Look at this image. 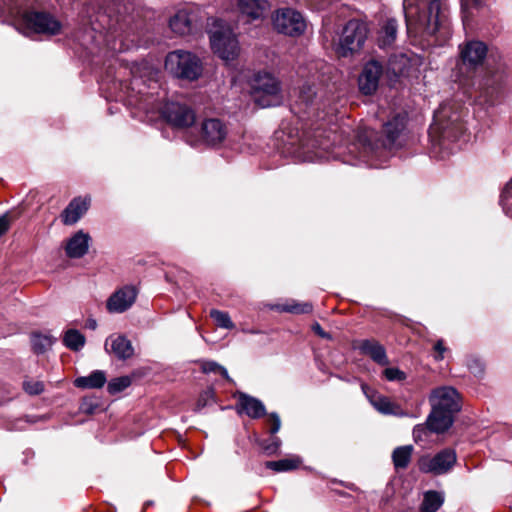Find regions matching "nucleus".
<instances>
[{
    "mask_svg": "<svg viewBox=\"0 0 512 512\" xmlns=\"http://www.w3.org/2000/svg\"><path fill=\"white\" fill-rule=\"evenodd\" d=\"M460 59L466 69H477L486 61L481 95L486 102L493 105L507 78L506 66L501 56L489 53L484 42L472 40L460 46Z\"/></svg>",
    "mask_w": 512,
    "mask_h": 512,
    "instance_id": "nucleus-1",
    "label": "nucleus"
},
{
    "mask_svg": "<svg viewBox=\"0 0 512 512\" xmlns=\"http://www.w3.org/2000/svg\"><path fill=\"white\" fill-rule=\"evenodd\" d=\"M407 115L398 113L383 125L384 139L374 141L375 132L371 129H360L356 140L348 146V151L355 159L371 163L381 156L383 150L400 148L405 140Z\"/></svg>",
    "mask_w": 512,
    "mask_h": 512,
    "instance_id": "nucleus-2",
    "label": "nucleus"
},
{
    "mask_svg": "<svg viewBox=\"0 0 512 512\" xmlns=\"http://www.w3.org/2000/svg\"><path fill=\"white\" fill-rule=\"evenodd\" d=\"M403 10L411 36H432L441 26V0H404Z\"/></svg>",
    "mask_w": 512,
    "mask_h": 512,
    "instance_id": "nucleus-3",
    "label": "nucleus"
},
{
    "mask_svg": "<svg viewBox=\"0 0 512 512\" xmlns=\"http://www.w3.org/2000/svg\"><path fill=\"white\" fill-rule=\"evenodd\" d=\"M465 115L466 113L462 109L454 108L449 103L441 105L434 113L430 133L438 135L440 146H446V142H454L464 136L466 132Z\"/></svg>",
    "mask_w": 512,
    "mask_h": 512,
    "instance_id": "nucleus-4",
    "label": "nucleus"
},
{
    "mask_svg": "<svg viewBox=\"0 0 512 512\" xmlns=\"http://www.w3.org/2000/svg\"><path fill=\"white\" fill-rule=\"evenodd\" d=\"M165 69L176 78L195 81L202 75L203 65L194 53L174 50L165 58Z\"/></svg>",
    "mask_w": 512,
    "mask_h": 512,
    "instance_id": "nucleus-5",
    "label": "nucleus"
},
{
    "mask_svg": "<svg viewBox=\"0 0 512 512\" xmlns=\"http://www.w3.org/2000/svg\"><path fill=\"white\" fill-rule=\"evenodd\" d=\"M61 23L51 14L39 11H25L17 20V29L24 35H57L61 32Z\"/></svg>",
    "mask_w": 512,
    "mask_h": 512,
    "instance_id": "nucleus-6",
    "label": "nucleus"
},
{
    "mask_svg": "<svg viewBox=\"0 0 512 512\" xmlns=\"http://www.w3.org/2000/svg\"><path fill=\"white\" fill-rule=\"evenodd\" d=\"M255 101L261 107L277 105L281 101L279 81L270 73L258 72L251 81Z\"/></svg>",
    "mask_w": 512,
    "mask_h": 512,
    "instance_id": "nucleus-7",
    "label": "nucleus"
},
{
    "mask_svg": "<svg viewBox=\"0 0 512 512\" xmlns=\"http://www.w3.org/2000/svg\"><path fill=\"white\" fill-rule=\"evenodd\" d=\"M211 48L222 60H235L240 52L236 35L229 27H221L210 33Z\"/></svg>",
    "mask_w": 512,
    "mask_h": 512,
    "instance_id": "nucleus-8",
    "label": "nucleus"
},
{
    "mask_svg": "<svg viewBox=\"0 0 512 512\" xmlns=\"http://www.w3.org/2000/svg\"><path fill=\"white\" fill-rule=\"evenodd\" d=\"M367 37V29L364 23L358 20H350L344 26L339 39L337 52L342 57L358 51L363 46Z\"/></svg>",
    "mask_w": 512,
    "mask_h": 512,
    "instance_id": "nucleus-9",
    "label": "nucleus"
},
{
    "mask_svg": "<svg viewBox=\"0 0 512 512\" xmlns=\"http://www.w3.org/2000/svg\"><path fill=\"white\" fill-rule=\"evenodd\" d=\"M272 20L275 30L288 36H300L306 29V21L303 15L292 8L277 9Z\"/></svg>",
    "mask_w": 512,
    "mask_h": 512,
    "instance_id": "nucleus-10",
    "label": "nucleus"
},
{
    "mask_svg": "<svg viewBox=\"0 0 512 512\" xmlns=\"http://www.w3.org/2000/svg\"><path fill=\"white\" fill-rule=\"evenodd\" d=\"M162 118L174 128L184 129L195 123L194 110L180 102H166L160 109Z\"/></svg>",
    "mask_w": 512,
    "mask_h": 512,
    "instance_id": "nucleus-11",
    "label": "nucleus"
},
{
    "mask_svg": "<svg viewBox=\"0 0 512 512\" xmlns=\"http://www.w3.org/2000/svg\"><path fill=\"white\" fill-rule=\"evenodd\" d=\"M457 456L455 450L445 448L436 453L433 457L424 456L419 462L420 471L434 475L447 473L456 463Z\"/></svg>",
    "mask_w": 512,
    "mask_h": 512,
    "instance_id": "nucleus-12",
    "label": "nucleus"
},
{
    "mask_svg": "<svg viewBox=\"0 0 512 512\" xmlns=\"http://www.w3.org/2000/svg\"><path fill=\"white\" fill-rule=\"evenodd\" d=\"M429 402L432 408L455 414L461 409L460 396L451 386H442L431 391Z\"/></svg>",
    "mask_w": 512,
    "mask_h": 512,
    "instance_id": "nucleus-13",
    "label": "nucleus"
},
{
    "mask_svg": "<svg viewBox=\"0 0 512 512\" xmlns=\"http://www.w3.org/2000/svg\"><path fill=\"white\" fill-rule=\"evenodd\" d=\"M228 126L218 118L204 119L200 125V140L207 146L218 147L228 136Z\"/></svg>",
    "mask_w": 512,
    "mask_h": 512,
    "instance_id": "nucleus-14",
    "label": "nucleus"
},
{
    "mask_svg": "<svg viewBox=\"0 0 512 512\" xmlns=\"http://www.w3.org/2000/svg\"><path fill=\"white\" fill-rule=\"evenodd\" d=\"M383 74L381 63L371 60L365 64L358 78L359 90L365 95H372L379 86V80Z\"/></svg>",
    "mask_w": 512,
    "mask_h": 512,
    "instance_id": "nucleus-15",
    "label": "nucleus"
},
{
    "mask_svg": "<svg viewBox=\"0 0 512 512\" xmlns=\"http://www.w3.org/2000/svg\"><path fill=\"white\" fill-rule=\"evenodd\" d=\"M361 388L370 404L379 413L383 415H393L398 417H404L407 415L398 404L392 402L388 397L383 396L377 391L371 389L368 385L362 384Z\"/></svg>",
    "mask_w": 512,
    "mask_h": 512,
    "instance_id": "nucleus-16",
    "label": "nucleus"
},
{
    "mask_svg": "<svg viewBox=\"0 0 512 512\" xmlns=\"http://www.w3.org/2000/svg\"><path fill=\"white\" fill-rule=\"evenodd\" d=\"M137 290L134 286L126 285L116 290L106 302V308L110 313H123L135 302Z\"/></svg>",
    "mask_w": 512,
    "mask_h": 512,
    "instance_id": "nucleus-17",
    "label": "nucleus"
},
{
    "mask_svg": "<svg viewBox=\"0 0 512 512\" xmlns=\"http://www.w3.org/2000/svg\"><path fill=\"white\" fill-rule=\"evenodd\" d=\"M237 8L247 21H254L265 18L271 6L268 0H238Z\"/></svg>",
    "mask_w": 512,
    "mask_h": 512,
    "instance_id": "nucleus-18",
    "label": "nucleus"
},
{
    "mask_svg": "<svg viewBox=\"0 0 512 512\" xmlns=\"http://www.w3.org/2000/svg\"><path fill=\"white\" fill-rule=\"evenodd\" d=\"M236 410L238 414H246L252 419H259L266 415V408L262 401L246 393H238Z\"/></svg>",
    "mask_w": 512,
    "mask_h": 512,
    "instance_id": "nucleus-19",
    "label": "nucleus"
},
{
    "mask_svg": "<svg viewBox=\"0 0 512 512\" xmlns=\"http://www.w3.org/2000/svg\"><path fill=\"white\" fill-rule=\"evenodd\" d=\"M171 30L181 36L191 34L196 28V15L185 10L178 11L169 21Z\"/></svg>",
    "mask_w": 512,
    "mask_h": 512,
    "instance_id": "nucleus-20",
    "label": "nucleus"
},
{
    "mask_svg": "<svg viewBox=\"0 0 512 512\" xmlns=\"http://www.w3.org/2000/svg\"><path fill=\"white\" fill-rule=\"evenodd\" d=\"M105 350L109 353H113L120 360L129 359L134 354L131 341L123 335L109 337L105 342Z\"/></svg>",
    "mask_w": 512,
    "mask_h": 512,
    "instance_id": "nucleus-21",
    "label": "nucleus"
},
{
    "mask_svg": "<svg viewBox=\"0 0 512 512\" xmlns=\"http://www.w3.org/2000/svg\"><path fill=\"white\" fill-rule=\"evenodd\" d=\"M315 90L310 85H303L299 89L298 98L292 106V111L295 114H299L300 117H304L305 115L309 116L310 113L314 110V98H315Z\"/></svg>",
    "mask_w": 512,
    "mask_h": 512,
    "instance_id": "nucleus-22",
    "label": "nucleus"
},
{
    "mask_svg": "<svg viewBox=\"0 0 512 512\" xmlns=\"http://www.w3.org/2000/svg\"><path fill=\"white\" fill-rule=\"evenodd\" d=\"M90 236L82 230L76 232L67 241L65 252L70 258H81L89 249Z\"/></svg>",
    "mask_w": 512,
    "mask_h": 512,
    "instance_id": "nucleus-23",
    "label": "nucleus"
},
{
    "mask_svg": "<svg viewBox=\"0 0 512 512\" xmlns=\"http://www.w3.org/2000/svg\"><path fill=\"white\" fill-rule=\"evenodd\" d=\"M89 199L74 198L61 214L62 222L65 225L75 224L88 210Z\"/></svg>",
    "mask_w": 512,
    "mask_h": 512,
    "instance_id": "nucleus-24",
    "label": "nucleus"
},
{
    "mask_svg": "<svg viewBox=\"0 0 512 512\" xmlns=\"http://www.w3.org/2000/svg\"><path fill=\"white\" fill-rule=\"evenodd\" d=\"M426 421L432 432L441 434L446 432L453 425L454 415L432 408Z\"/></svg>",
    "mask_w": 512,
    "mask_h": 512,
    "instance_id": "nucleus-25",
    "label": "nucleus"
},
{
    "mask_svg": "<svg viewBox=\"0 0 512 512\" xmlns=\"http://www.w3.org/2000/svg\"><path fill=\"white\" fill-rule=\"evenodd\" d=\"M358 349L362 354L368 355L377 364H388L385 348L378 341L373 339L362 340L358 344Z\"/></svg>",
    "mask_w": 512,
    "mask_h": 512,
    "instance_id": "nucleus-26",
    "label": "nucleus"
},
{
    "mask_svg": "<svg viewBox=\"0 0 512 512\" xmlns=\"http://www.w3.org/2000/svg\"><path fill=\"white\" fill-rule=\"evenodd\" d=\"M107 381L106 374L102 370H95L88 376H81L75 379L74 384L82 389H99Z\"/></svg>",
    "mask_w": 512,
    "mask_h": 512,
    "instance_id": "nucleus-27",
    "label": "nucleus"
},
{
    "mask_svg": "<svg viewBox=\"0 0 512 512\" xmlns=\"http://www.w3.org/2000/svg\"><path fill=\"white\" fill-rule=\"evenodd\" d=\"M397 29V21L393 18L388 19L380 31L379 46L383 48L391 46L396 40Z\"/></svg>",
    "mask_w": 512,
    "mask_h": 512,
    "instance_id": "nucleus-28",
    "label": "nucleus"
},
{
    "mask_svg": "<svg viewBox=\"0 0 512 512\" xmlns=\"http://www.w3.org/2000/svg\"><path fill=\"white\" fill-rule=\"evenodd\" d=\"M412 453V445H405L395 448L392 453V461L395 468L406 469L411 461Z\"/></svg>",
    "mask_w": 512,
    "mask_h": 512,
    "instance_id": "nucleus-29",
    "label": "nucleus"
},
{
    "mask_svg": "<svg viewBox=\"0 0 512 512\" xmlns=\"http://www.w3.org/2000/svg\"><path fill=\"white\" fill-rule=\"evenodd\" d=\"M444 497L437 491H427L420 506L421 512H436L443 504Z\"/></svg>",
    "mask_w": 512,
    "mask_h": 512,
    "instance_id": "nucleus-30",
    "label": "nucleus"
},
{
    "mask_svg": "<svg viewBox=\"0 0 512 512\" xmlns=\"http://www.w3.org/2000/svg\"><path fill=\"white\" fill-rule=\"evenodd\" d=\"M54 343L53 337L40 333H33L31 335L32 349L36 354H43L46 352Z\"/></svg>",
    "mask_w": 512,
    "mask_h": 512,
    "instance_id": "nucleus-31",
    "label": "nucleus"
},
{
    "mask_svg": "<svg viewBox=\"0 0 512 512\" xmlns=\"http://www.w3.org/2000/svg\"><path fill=\"white\" fill-rule=\"evenodd\" d=\"M64 345L71 350L79 351L85 344V337L78 330H68L63 338Z\"/></svg>",
    "mask_w": 512,
    "mask_h": 512,
    "instance_id": "nucleus-32",
    "label": "nucleus"
},
{
    "mask_svg": "<svg viewBox=\"0 0 512 512\" xmlns=\"http://www.w3.org/2000/svg\"><path fill=\"white\" fill-rule=\"evenodd\" d=\"M299 458H287L278 461H268L266 467L276 472L290 471L299 467Z\"/></svg>",
    "mask_w": 512,
    "mask_h": 512,
    "instance_id": "nucleus-33",
    "label": "nucleus"
},
{
    "mask_svg": "<svg viewBox=\"0 0 512 512\" xmlns=\"http://www.w3.org/2000/svg\"><path fill=\"white\" fill-rule=\"evenodd\" d=\"M500 205L503 212L512 218V179L504 187L500 196Z\"/></svg>",
    "mask_w": 512,
    "mask_h": 512,
    "instance_id": "nucleus-34",
    "label": "nucleus"
},
{
    "mask_svg": "<svg viewBox=\"0 0 512 512\" xmlns=\"http://www.w3.org/2000/svg\"><path fill=\"white\" fill-rule=\"evenodd\" d=\"M281 311L292 313V314H308L313 310V306L309 302H296L292 301L281 306Z\"/></svg>",
    "mask_w": 512,
    "mask_h": 512,
    "instance_id": "nucleus-35",
    "label": "nucleus"
},
{
    "mask_svg": "<svg viewBox=\"0 0 512 512\" xmlns=\"http://www.w3.org/2000/svg\"><path fill=\"white\" fill-rule=\"evenodd\" d=\"M210 316L220 328L233 329L235 327L227 312L213 309L210 311Z\"/></svg>",
    "mask_w": 512,
    "mask_h": 512,
    "instance_id": "nucleus-36",
    "label": "nucleus"
},
{
    "mask_svg": "<svg viewBox=\"0 0 512 512\" xmlns=\"http://www.w3.org/2000/svg\"><path fill=\"white\" fill-rule=\"evenodd\" d=\"M131 378L129 376H121L112 379L107 385V391L110 394L122 392L131 385Z\"/></svg>",
    "mask_w": 512,
    "mask_h": 512,
    "instance_id": "nucleus-37",
    "label": "nucleus"
},
{
    "mask_svg": "<svg viewBox=\"0 0 512 512\" xmlns=\"http://www.w3.org/2000/svg\"><path fill=\"white\" fill-rule=\"evenodd\" d=\"M201 370L203 373H219L223 378L231 381L227 369L215 361H201Z\"/></svg>",
    "mask_w": 512,
    "mask_h": 512,
    "instance_id": "nucleus-38",
    "label": "nucleus"
},
{
    "mask_svg": "<svg viewBox=\"0 0 512 512\" xmlns=\"http://www.w3.org/2000/svg\"><path fill=\"white\" fill-rule=\"evenodd\" d=\"M432 430H430V426L427 421L422 424H417L413 429V439L416 443L425 442L428 440L429 436L432 434Z\"/></svg>",
    "mask_w": 512,
    "mask_h": 512,
    "instance_id": "nucleus-39",
    "label": "nucleus"
},
{
    "mask_svg": "<svg viewBox=\"0 0 512 512\" xmlns=\"http://www.w3.org/2000/svg\"><path fill=\"white\" fill-rule=\"evenodd\" d=\"M214 399V391L213 389H207L203 393L200 394L196 406L195 411H200L208 404L212 403Z\"/></svg>",
    "mask_w": 512,
    "mask_h": 512,
    "instance_id": "nucleus-40",
    "label": "nucleus"
},
{
    "mask_svg": "<svg viewBox=\"0 0 512 512\" xmlns=\"http://www.w3.org/2000/svg\"><path fill=\"white\" fill-rule=\"evenodd\" d=\"M467 367L469 371L476 377H481L484 373V364L478 358H469L467 361Z\"/></svg>",
    "mask_w": 512,
    "mask_h": 512,
    "instance_id": "nucleus-41",
    "label": "nucleus"
},
{
    "mask_svg": "<svg viewBox=\"0 0 512 512\" xmlns=\"http://www.w3.org/2000/svg\"><path fill=\"white\" fill-rule=\"evenodd\" d=\"M383 374L388 381H403L406 379V374L395 367L386 368Z\"/></svg>",
    "mask_w": 512,
    "mask_h": 512,
    "instance_id": "nucleus-42",
    "label": "nucleus"
},
{
    "mask_svg": "<svg viewBox=\"0 0 512 512\" xmlns=\"http://www.w3.org/2000/svg\"><path fill=\"white\" fill-rule=\"evenodd\" d=\"M24 390L30 395H38L44 390V385L41 381H24Z\"/></svg>",
    "mask_w": 512,
    "mask_h": 512,
    "instance_id": "nucleus-43",
    "label": "nucleus"
},
{
    "mask_svg": "<svg viewBox=\"0 0 512 512\" xmlns=\"http://www.w3.org/2000/svg\"><path fill=\"white\" fill-rule=\"evenodd\" d=\"M280 445L281 440L277 436L272 435L269 440L262 444V447L267 454L272 455L278 451Z\"/></svg>",
    "mask_w": 512,
    "mask_h": 512,
    "instance_id": "nucleus-44",
    "label": "nucleus"
},
{
    "mask_svg": "<svg viewBox=\"0 0 512 512\" xmlns=\"http://www.w3.org/2000/svg\"><path fill=\"white\" fill-rule=\"evenodd\" d=\"M269 423H270V433L271 435H275L281 427V420L277 413H270L269 414Z\"/></svg>",
    "mask_w": 512,
    "mask_h": 512,
    "instance_id": "nucleus-45",
    "label": "nucleus"
},
{
    "mask_svg": "<svg viewBox=\"0 0 512 512\" xmlns=\"http://www.w3.org/2000/svg\"><path fill=\"white\" fill-rule=\"evenodd\" d=\"M10 224L11 217L9 213H5L2 216H0V237L8 231Z\"/></svg>",
    "mask_w": 512,
    "mask_h": 512,
    "instance_id": "nucleus-46",
    "label": "nucleus"
},
{
    "mask_svg": "<svg viewBox=\"0 0 512 512\" xmlns=\"http://www.w3.org/2000/svg\"><path fill=\"white\" fill-rule=\"evenodd\" d=\"M434 350L437 353L435 355L436 360H442L444 358V352L446 351V348L444 347L443 340H438L434 345Z\"/></svg>",
    "mask_w": 512,
    "mask_h": 512,
    "instance_id": "nucleus-47",
    "label": "nucleus"
},
{
    "mask_svg": "<svg viewBox=\"0 0 512 512\" xmlns=\"http://www.w3.org/2000/svg\"><path fill=\"white\" fill-rule=\"evenodd\" d=\"M313 330L316 334H318L319 336H321L322 338H328L329 335L321 328V326L316 323L314 326H313Z\"/></svg>",
    "mask_w": 512,
    "mask_h": 512,
    "instance_id": "nucleus-48",
    "label": "nucleus"
},
{
    "mask_svg": "<svg viewBox=\"0 0 512 512\" xmlns=\"http://www.w3.org/2000/svg\"><path fill=\"white\" fill-rule=\"evenodd\" d=\"M87 326H88L89 328H91V329H95V328H96V326H97V323H96V321H95V320L91 319V320H89V321H88Z\"/></svg>",
    "mask_w": 512,
    "mask_h": 512,
    "instance_id": "nucleus-49",
    "label": "nucleus"
},
{
    "mask_svg": "<svg viewBox=\"0 0 512 512\" xmlns=\"http://www.w3.org/2000/svg\"><path fill=\"white\" fill-rule=\"evenodd\" d=\"M304 160L305 161H313L314 160V156H312V155H305L304 156Z\"/></svg>",
    "mask_w": 512,
    "mask_h": 512,
    "instance_id": "nucleus-50",
    "label": "nucleus"
},
{
    "mask_svg": "<svg viewBox=\"0 0 512 512\" xmlns=\"http://www.w3.org/2000/svg\"><path fill=\"white\" fill-rule=\"evenodd\" d=\"M480 1H481V0H474V4H475V6H478V5L480 4Z\"/></svg>",
    "mask_w": 512,
    "mask_h": 512,
    "instance_id": "nucleus-51",
    "label": "nucleus"
},
{
    "mask_svg": "<svg viewBox=\"0 0 512 512\" xmlns=\"http://www.w3.org/2000/svg\"><path fill=\"white\" fill-rule=\"evenodd\" d=\"M466 19H467V16H466V15H464V16H463V21H464V23L466 22Z\"/></svg>",
    "mask_w": 512,
    "mask_h": 512,
    "instance_id": "nucleus-52",
    "label": "nucleus"
}]
</instances>
